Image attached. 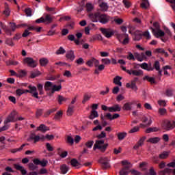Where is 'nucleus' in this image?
<instances>
[{
  "mask_svg": "<svg viewBox=\"0 0 175 175\" xmlns=\"http://www.w3.org/2000/svg\"><path fill=\"white\" fill-rule=\"evenodd\" d=\"M67 143H68V144H70L71 146H73V144L75 143V139H73V138L71 136H68Z\"/></svg>",
  "mask_w": 175,
  "mask_h": 175,
  "instance_id": "60",
  "label": "nucleus"
},
{
  "mask_svg": "<svg viewBox=\"0 0 175 175\" xmlns=\"http://www.w3.org/2000/svg\"><path fill=\"white\" fill-rule=\"evenodd\" d=\"M142 121L144 123H141L139 124V127L140 128H147V126H150V125H151V124H152V121L151 120V119H148V118L144 116L142 118Z\"/></svg>",
  "mask_w": 175,
  "mask_h": 175,
  "instance_id": "8",
  "label": "nucleus"
},
{
  "mask_svg": "<svg viewBox=\"0 0 175 175\" xmlns=\"http://www.w3.org/2000/svg\"><path fill=\"white\" fill-rule=\"evenodd\" d=\"M144 140H146V137H142L139 139V140L136 143V144L133 146L134 150H138L140 148L143 144H144Z\"/></svg>",
  "mask_w": 175,
  "mask_h": 175,
  "instance_id": "18",
  "label": "nucleus"
},
{
  "mask_svg": "<svg viewBox=\"0 0 175 175\" xmlns=\"http://www.w3.org/2000/svg\"><path fill=\"white\" fill-rule=\"evenodd\" d=\"M59 105H61L62 102H66L68 100V98L64 97L63 96L58 95L57 98Z\"/></svg>",
  "mask_w": 175,
  "mask_h": 175,
  "instance_id": "39",
  "label": "nucleus"
},
{
  "mask_svg": "<svg viewBox=\"0 0 175 175\" xmlns=\"http://www.w3.org/2000/svg\"><path fill=\"white\" fill-rule=\"evenodd\" d=\"M100 31H101L103 35L107 38L108 39L111 38L116 33V31L111 28H100Z\"/></svg>",
  "mask_w": 175,
  "mask_h": 175,
  "instance_id": "4",
  "label": "nucleus"
},
{
  "mask_svg": "<svg viewBox=\"0 0 175 175\" xmlns=\"http://www.w3.org/2000/svg\"><path fill=\"white\" fill-rule=\"evenodd\" d=\"M131 167L129 165L124 166L120 171V175H128L129 174V169Z\"/></svg>",
  "mask_w": 175,
  "mask_h": 175,
  "instance_id": "27",
  "label": "nucleus"
},
{
  "mask_svg": "<svg viewBox=\"0 0 175 175\" xmlns=\"http://www.w3.org/2000/svg\"><path fill=\"white\" fill-rule=\"evenodd\" d=\"M74 109H75V106H73L72 105H70L68 106V108L67 111H66L67 116L68 117H70V116H73V113L75 112V111H73Z\"/></svg>",
  "mask_w": 175,
  "mask_h": 175,
  "instance_id": "31",
  "label": "nucleus"
},
{
  "mask_svg": "<svg viewBox=\"0 0 175 175\" xmlns=\"http://www.w3.org/2000/svg\"><path fill=\"white\" fill-rule=\"evenodd\" d=\"M135 58L137 61H139V62H142V61H144V59H147L144 53H142L141 54L135 53Z\"/></svg>",
  "mask_w": 175,
  "mask_h": 175,
  "instance_id": "17",
  "label": "nucleus"
},
{
  "mask_svg": "<svg viewBox=\"0 0 175 175\" xmlns=\"http://www.w3.org/2000/svg\"><path fill=\"white\" fill-rule=\"evenodd\" d=\"M143 80H146L147 81L150 83V84H155V78H154L152 77L146 75L143 78Z\"/></svg>",
  "mask_w": 175,
  "mask_h": 175,
  "instance_id": "33",
  "label": "nucleus"
},
{
  "mask_svg": "<svg viewBox=\"0 0 175 175\" xmlns=\"http://www.w3.org/2000/svg\"><path fill=\"white\" fill-rule=\"evenodd\" d=\"M44 23H46V24H51V23H53V17L51 15L49 14H45V17L44 18Z\"/></svg>",
  "mask_w": 175,
  "mask_h": 175,
  "instance_id": "29",
  "label": "nucleus"
},
{
  "mask_svg": "<svg viewBox=\"0 0 175 175\" xmlns=\"http://www.w3.org/2000/svg\"><path fill=\"white\" fill-rule=\"evenodd\" d=\"M158 131H159V129H158L157 127H150L146 130V133H151V132H158Z\"/></svg>",
  "mask_w": 175,
  "mask_h": 175,
  "instance_id": "43",
  "label": "nucleus"
},
{
  "mask_svg": "<svg viewBox=\"0 0 175 175\" xmlns=\"http://www.w3.org/2000/svg\"><path fill=\"white\" fill-rule=\"evenodd\" d=\"M23 64H27L29 68H36L38 63L32 57H26L23 59Z\"/></svg>",
  "mask_w": 175,
  "mask_h": 175,
  "instance_id": "7",
  "label": "nucleus"
},
{
  "mask_svg": "<svg viewBox=\"0 0 175 175\" xmlns=\"http://www.w3.org/2000/svg\"><path fill=\"white\" fill-rule=\"evenodd\" d=\"M123 3L126 9H129V8L132 6V3H131L129 0H123Z\"/></svg>",
  "mask_w": 175,
  "mask_h": 175,
  "instance_id": "55",
  "label": "nucleus"
},
{
  "mask_svg": "<svg viewBox=\"0 0 175 175\" xmlns=\"http://www.w3.org/2000/svg\"><path fill=\"white\" fill-rule=\"evenodd\" d=\"M42 114H43V109H37L36 112V118H39V117H41Z\"/></svg>",
  "mask_w": 175,
  "mask_h": 175,
  "instance_id": "61",
  "label": "nucleus"
},
{
  "mask_svg": "<svg viewBox=\"0 0 175 175\" xmlns=\"http://www.w3.org/2000/svg\"><path fill=\"white\" fill-rule=\"evenodd\" d=\"M107 147H109V144H105V140H96L93 150L94 151L96 150H100L101 152H105L106 150H107Z\"/></svg>",
  "mask_w": 175,
  "mask_h": 175,
  "instance_id": "2",
  "label": "nucleus"
},
{
  "mask_svg": "<svg viewBox=\"0 0 175 175\" xmlns=\"http://www.w3.org/2000/svg\"><path fill=\"white\" fill-rule=\"evenodd\" d=\"M150 29H151L152 33L156 38H162V36H165V32L161 30V29H159V30H155V29L150 27Z\"/></svg>",
  "mask_w": 175,
  "mask_h": 175,
  "instance_id": "10",
  "label": "nucleus"
},
{
  "mask_svg": "<svg viewBox=\"0 0 175 175\" xmlns=\"http://www.w3.org/2000/svg\"><path fill=\"white\" fill-rule=\"evenodd\" d=\"M45 146L47 151H49V152L54 151V147H53L50 143H46Z\"/></svg>",
  "mask_w": 175,
  "mask_h": 175,
  "instance_id": "56",
  "label": "nucleus"
},
{
  "mask_svg": "<svg viewBox=\"0 0 175 175\" xmlns=\"http://www.w3.org/2000/svg\"><path fill=\"white\" fill-rule=\"evenodd\" d=\"M53 86V82L46 81L44 86V90L46 92L51 91Z\"/></svg>",
  "mask_w": 175,
  "mask_h": 175,
  "instance_id": "28",
  "label": "nucleus"
},
{
  "mask_svg": "<svg viewBox=\"0 0 175 175\" xmlns=\"http://www.w3.org/2000/svg\"><path fill=\"white\" fill-rule=\"evenodd\" d=\"M57 109L55 108H53L52 109H49L48 111H46L44 113L43 117L44 118H47V117H49V116H50V114H51V113H54V111H55Z\"/></svg>",
  "mask_w": 175,
  "mask_h": 175,
  "instance_id": "41",
  "label": "nucleus"
},
{
  "mask_svg": "<svg viewBox=\"0 0 175 175\" xmlns=\"http://www.w3.org/2000/svg\"><path fill=\"white\" fill-rule=\"evenodd\" d=\"M24 12L26 14V15L27 16V17H31V16H32V9H31L30 8H26L24 10Z\"/></svg>",
  "mask_w": 175,
  "mask_h": 175,
  "instance_id": "51",
  "label": "nucleus"
},
{
  "mask_svg": "<svg viewBox=\"0 0 175 175\" xmlns=\"http://www.w3.org/2000/svg\"><path fill=\"white\" fill-rule=\"evenodd\" d=\"M130 172L133 175H141L142 174V172H140L136 170H130Z\"/></svg>",
  "mask_w": 175,
  "mask_h": 175,
  "instance_id": "64",
  "label": "nucleus"
},
{
  "mask_svg": "<svg viewBox=\"0 0 175 175\" xmlns=\"http://www.w3.org/2000/svg\"><path fill=\"white\" fill-rule=\"evenodd\" d=\"M99 117V114H98V111L96 110H92L90 115L89 116L90 120H94V118H96Z\"/></svg>",
  "mask_w": 175,
  "mask_h": 175,
  "instance_id": "35",
  "label": "nucleus"
},
{
  "mask_svg": "<svg viewBox=\"0 0 175 175\" xmlns=\"http://www.w3.org/2000/svg\"><path fill=\"white\" fill-rule=\"evenodd\" d=\"M70 165L73 167H77V166H79L80 165V163L77 161L76 159H72L70 161Z\"/></svg>",
  "mask_w": 175,
  "mask_h": 175,
  "instance_id": "42",
  "label": "nucleus"
},
{
  "mask_svg": "<svg viewBox=\"0 0 175 175\" xmlns=\"http://www.w3.org/2000/svg\"><path fill=\"white\" fill-rule=\"evenodd\" d=\"M100 8L101 10H103V12H106V10L109 9V7L107 6V3H102L101 4H100Z\"/></svg>",
  "mask_w": 175,
  "mask_h": 175,
  "instance_id": "47",
  "label": "nucleus"
},
{
  "mask_svg": "<svg viewBox=\"0 0 175 175\" xmlns=\"http://www.w3.org/2000/svg\"><path fill=\"white\" fill-rule=\"evenodd\" d=\"M40 64L41 66H46V65L49 64V59H47L46 58H42L40 59Z\"/></svg>",
  "mask_w": 175,
  "mask_h": 175,
  "instance_id": "44",
  "label": "nucleus"
},
{
  "mask_svg": "<svg viewBox=\"0 0 175 175\" xmlns=\"http://www.w3.org/2000/svg\"><path fill=\"white\" fill-rule=\"evenodd\" d=\"M121 80H122V77L120 76H116L113 78V84H116V85H118L119 87H122V82H121Z\"/></svg>",
  "mask_w": 175,
  "mask_h": 175,
  "instance_id": "22",
  "label": "nucleus"
},
{
  "mask_svg": "<svg viewBox=\"0 0 175 175\" xmlns=\"http://www.w3.org/2000/svg\"><path fill=\"white\" fill-rule=\"evenodd\" d=\"M28 88L29 89V94H31L33 98H36V99H39V93L38 92V89L35 86L29 85Z\"/></svg>",
  "mask_w": 175,
  "mask_h": 175,
  "instance_id": "9",
  "label": "nucleus"
},
{
  "mask_svg": "<svg viewBox=\"0 0 175 175\" xmlns=\"http://www.w3.org/2000/svg\"><path fill=\"white\" fill-rule=\"evenodd\" d=\"M135 38L134 40H136L137 42H139L143 37V32L140 30H136L134 32Z\"/></svg>",
  "mask_w": 175,
  "mask_h": 175,
  "instance_id": "19",
  "label": "nucleus"
},
{
  "mask_svg": "<svg viewBox=\"0 0 175 175\" xmlns=\"http://www.w3.org/2000/svg\"><path fill=\"white\" fill-rule=\"evenodd\" d=\"M37 88L38 90L40 92V95H43L44 92H43V85L42 83H38L37 85Z\"/></svg>",
  "mask_w": 175,
  "mask_h": 175,
  "instance_id": "49",
  "label": "nucleus"
},
{
  "mask_svg": "<svg viewBox=\"0 0 175 175\" xmlns=\"http://www.w3.org/2000/svg\"><path fill=\"white\" fill-rule=\"evenodd\" d=\"M126 135L127 134L125 132L118 133L117 134L118 140H124V139L126 137Z\"/></svg>",
  "mask_w": 175,
  "mask_h": 175,
  "instance_id": "38",
  "label": "nucleus"
},
{
  "mask_svg": "<svg viewBox=\"0 0 175 175\" xmlns=\"http://www.w3.org/2000/svg\"><path fill=\"white\" fill-rule=\"evenodd\" d=\"M170 154V152L164 151L161 152L160 154H159V159H166L169 157Z\"/></svg>",
  "mask_w": 175,
  "mask_h": 175,
  "instance_id": "32",
  "label": "nucleus"
},
{
  "mask_svg": "<svg viewBox=\"0 0 175 175\" xmlns=\"http://www.w3.org/2000/svg\"><path fill=\"white\" fill-rule=\"evenodd\" d=\"M159 140H161V138H159V137H154L149 138L147 140V142L152 143V144H157V143H159Z\"/></svg>",
  "mask_w": 175,
  "mask_h": 175,
  "instance_id": "30",
  "label": "nucleus"
},
{
  "mask_svg": "<svg viewBox=\"0 0 175 175\" xmlns=\"http://www.w3.org/2000/svg\"><path fill=\"white\" fill-rule=\"evenodd\" d=\"M92 61L95 68H98V66H99V60L96 59L95 57H92Z\"/></svg>",
  "mask_w": 175,
  "mask_h": 175,
  "instance_id": "59",
  "label": "nucleus"
},
{
  "mask_svg": "<svg viewBox=\"0 0 175 175\" xmlns=\"http://www.w3.org/2000/svg\"><path fill=\"white\" fill-rule=\"evenodd\" d=\"M27 146H29V144H23L20 146V148H14V149H10V152H12V154H16V152L23 151V150H24V147H25Z\"/></svg>",
  "mask_w": 175,
  "mask_h": 175,
  "instance_id": "21",
  "label": "nucleus"
},
{
  "mask_svg": "<svg viewBox=\"0 0 175 175\" xmlns=\"http://www.w3.org/2000/svg\"><path fill=\"white\" fill-rule=\"evenodd\" d=\"M126 88H131L133 91H137V86L136 85V83L134 81H131V83H127L126 84Z\"/></svg>",
  "mask_w": 175,
  "mask_h": 175,
  "instance_id": "23",
  "label": "nucleus"
},
{
  "mask_svg": "<svg viewBox=\"0 0 175 175\" xmlns=\"http://www.w3.org/2000/svg\"><path fill=\"white\" fill-rule=\"evenodd\" d=\"M66 57L67 59H70V61H74L75 60V52L73 51H70L67 52L66 54Z\"/></svg>",
  "mask_w": 175,
  "mask_h": 175,
  "instance_id": "26",
  "label": "nucleus"
},
{
  "mask_svg": "<svg viewBox=\"0 0 175 175\" xmlns=\"http://www.w3.org/2000/svg\"><path fill=\"white\" fill-rule=\"evenodd\" d=\"M28 167L29 169V170H36L38 169V166L35 165V164H33V163H29L28 164Z\"/></svg>",
  "mask_w": 175,
  "mask_h": 175,
  "instance_id": "53",
  "label": "nucleus"
},
{
  "mask_svg": "<svg viewBox=\"0 0 175 175\" xmlns=\"http://www.w3.org/2000/svg\"><path fill=\"white\" fill-rule=\"evenodd\" d=\"M149 174L150 175H157V172L154 170V167H150L149 169Z\"/></svg>",
  "mask_w": 175,
  "mask_h": 175,
  "instance_id": "63",
  "label": "nucleus"
},
{
  "mask_svg": "<svg viewBox=\"0 0 175 175\" xmlns=\"http://www.w3.org/2000/svg\"><path fill=\"white\" fill-rule=\"evenodd\" d=\"M85 146L88 148H92V146H94V141H88L85 144Z\"/></svg>",
  "mask_w": 175,
  "mask_h": 175,
  "instance_id": "57",
  "label": "nucleus"
},
{
  "mask_svg": "<svg viewBox=\"0 0 175 175\" xmlns=\"http://www.w3.org/2000/svg\"><path fill=\"white\" fill-rule=\"evenodd\" d=\"M31 140H33L34 143H38L39 140H42V142H44V135H32L30 137Z\"/></svg>",
  "mask_w": 175,
  "mask_h": 175,
  "instance_id": "14",
  "label": "nucleus"
},
{
  "mask_svg": "<svg viewBox=\"0 0 175 175\" xmlns=\"http://www.w3.org/2000/svg\"><path fill=\"white\" fill-rule=\"evenodd\" d=\"M110 159L109 157H100L98 160V163L102 165V168L104 170L109 169L110 167Z\"/></svg>",
  "mask_w": 175,
  "mask_h": 175,
  "instance_id": "5",
  "label": "nucleus"
},
{
  "mask_svg": "<svg viewBox=\"0 0 175 175\" xmlns=\"http://www.w3.org/2000/svg\"><path fill=\"white\" fill-rule=\"evenodd\" d=\"M86 10H87V12H92V10H94V5H92V3H86Z\"/></svg>",
  "mask_w": 175,
  "mask_h": 175,
  "instance_id": "52",
  "label": "nucleus"
},
{
  "mask_svg": "<svg viewBox=\"0 0 175 175\" xmlns=\"http://www.w3.org/2000/svg\"><path fill=\"white\" fill-rule=\"evenodd\" d=\"M100 14L99 12H96V13H94V14H90L89 17L93 23H98V21H99Z\"/></svg>",
  "mask_w": 175,
  "mask_h": 175,
  "instance_id": "15",
  "label": "nucleus"
},
{
  "mask_svg": "<svg viewBox=\"0 0 175 175\" xmlns=\"http://www.w3.org/2000/svg\"><path fill=\"white\" fill-rule=\"evenodd\" d=\"M90 99H91V96L88 94H85L83 96V100H82V103L84 105V103H85V102H88Z\"/></svg>",
  "mask_w": 175,
  "mask_h": 175,
  "instance_id": "58",
  "label": "nucleus"
},
{
  "mask_svg": "<svg viewBox=\"0 0 175 175\" xmlns=\"http://www.w3.org/2000/svg\"><path fill=\"white\" fill-rule=\"evenodd\" d=\"M16 116H17V112L16 111L11 112L4 120V125H8L9 122H16V121H17V120H16Z\"/></svg>",
  "mask_w": 175,
  "mask_h": 175,
  "instance_id": "6",
  "label": "nucleus"
},
{
  "mask_svg": "<svg viewBox=\"0 0 175 175\" xmlns=\"http://www.w3.org/2000/svg\"><path fill=\"white\" fill-rule=\"evenodd\" d=\"M0 27L3 29L7 35L12 36V32H14L17 28H21V27H27L25 24H21L16 25L14 23H10V28L8 27L5 24L0 22Z\"/></svg>",
  "mask_w": 175,
  "mask_h": 175,
  "instance_id": "1",
  "label": "nucleus"
},
{
  "mask_svg": "<svg viewBox=\"0 0 175 175\" xmlns=\"http://www.w3.org/2000/svg\"><path fill=\"white\" fill-rule=\"evenodd\" d=\"M173 92H174V90L167 89L165 91V95L166 96H168V97L173 96Z\"/></svg>",
  "mask_w": 175,
  "mask_h": 175,
  "instance_id": "45",
  "label": "nucleus"
},
{
  "mask_svg": "<svg viewBox=\"0 0 175 175\" xmlns=\"http://www.w3.org/2000/svg\"><path fill=\"white\" fill-rule=\"evenodd\" d=\"M62 114H63L62 111H57L55 115L54 120H56L57 121H59V120L62 118Z\"/></svg>",
  "mask_w": 175,
  "mask_h": 175,
  "instance_id": "37",
  "label": "nucleus"
},
{
  "mask_svg": "<svg viewBox=\"0 0 175 175\" xmlns=\"http://www.w3.org/2000/svg\"><path fill=\"white\" fill-rule=\"evenodd\" d=\"M14 167L16 170H18V172H21L22 175H27V170H25L23 165L14 164Z\"/></svg>",
  "mask_w": 175,
  "mask_h": 175,
  "instance_id": "13",
  "label": "nucleus"
},
{
  "mask_svg": "<svg viewBox=\"0 0 175 175\" xmlns=\"http://www.w3.org/2000/svg\"><path fill=\"white\" fill-rule=\"evenodd\" d=\"M5 44H8V46H10L11 47H13L14 46V42H13V40L11 38H7L5 42Z\"/></svg>",
  "mask_w": 175,
  "mask_h": 175,
  "instance_id": "46",
  "label": "nucleus"
},
{
  "mask_svg": "<svg viewBox=\"0 0 175 175\" xmlns=\"http://www.w3.org/2000/svg\"><path fill=\"white\" fill-rule=\"evenodd\" d=\"M140 131V126H135L133 129H131L129 131V133H135V132H139Z\"/></svg>",
  "mask_w": 175,
  "mask_h": 175,
  "instance_id": "50",
  "label": "nucleus"
},
{
  "mask_svg": "<svg viewBox=\"0 0 175 175\" xmlns=\"http://www.w3.org/2000/svg\"><path fill=\"white\" fill-rule=\"evenodd\" d=\"M37 131H40V132H42V133H46L47 131H50V128L44 124H40L39 127H38Z\"/></svg>",
  "mask_w": 175,
  "mask_h": 175,
  "instance_id": "24",
  "label": "nucleus"
},
{
  "mask_svg": "<svg viewBox=\"0 0 175 175\" xmlns=\"http://www.w3.org/2000/svg\"><path fill=\"white\" fill-rule=\"evenodd\" d=\"M110 20V16L106 14H100L98 17V21L101 23V24H107Z\"/></svg>",
  "mask_w": 175,
  "mask_h": 175,
  "instance_id": "11",
  "label": "nucleus"
},
{
  "mask_svg": "<svg viewBox=\"0 0 175 175\" xmlns=\"http://www.w3.org/2000/svg\"><path fill=\"white\" fill-rule=\"evenodd\" d=\"M153 68L156 70H159L161 69V64L159 63V61H155L154 64H153Z\"/></svg>",
  "mask_w": 175,
  "mask_h": 175,
  "instance_id": "48",
  "label": "nucleus"
},
{
  "mask_svg": "<svg viewBox=\"0 0 175 175\" xmlns=\"http://www.w3.org/2000/svg\"><path fill=\"white\" fill-rule=\"evenodd\" d=\"M128 75H131L133 76H143V70H134L131 69L130 71H127Z\"/></svg>",
  "mask_w": 175,
  "mask_h": 175,
  "instance_id": "12",
  "label": "nucleus"
},
{
  "mask_svg": "<svg viewBox=\"0 0 175 175\" xmlns=\"http://www.w3.org/2000/svg\"><path fill=\"white\" fill-rule=\"evenodd\" d=\"M63 76H64V77H72V72H70V71L69 70H65Z\"/></svg>",
  "mask_w": 175,
  "mask_h": 175,
  "instance_id": "62",
  "label": "nucleus"
},
{
  "mask_svg": "<svg viewBox=\"0 0 175 175\" xmlns=\"http://www.w3.org/2000/svg\"><path fill=\"white\" fill-rule=\"evenodd\" d=\"M161 128L164 131H171L175 128V121L173 120L165 119L161 124Z\"/></svg>",
  "mask_w": 175,
  "mask_h": 175,
  "instance_id": "3",
  "label": "nucleus"
},
{
  "mask_svg": "<svg viewBox=\"0 0 175 175\" xmlns=\"http://www.w3.org/2000/svg\"><path fill=\"white\" fill-rule=\"evenodd\" d=\"M3 14L6 16V17H9L10 16V10H9V5L6 3H5V10L3 11Z\"/></svg>",
  "mask_w": 175,
  "mask_h": 175,
  "instance_id": "36",
  "label": "nucleus"
},
{
  "mask_svg": "<svg viewBox=\"0 0 175 175\" xmlns=\"http://www.w3.org/2000/svg\"><path fill=\"white\" fill-rule=\"evenodd\" d=\"M101 62H103L104 65H110V64H111V60L108 58H104L101 59Z\"/></svg>",
  "mask_w": 175,
  "mask_h": 175,
  "instance_id": "54",
  "label": "nucleus"
},
{
  "mask_svg": "<svg viewBox=\"0 0 175 175\" xmlns=\"http://www.w3.org/2000/svg\"><path fill=\"white\" fill-rule=\"evenodd\" d=\"M67 172H69V167L66 164L60 165V173L62 174H66Z\"/></svg>",
  "mask_w": 175,
  "mask_h": 175,
  "instance_id": "25",
  "label": "nucleus"
},
{
  "mask_svg": "<svg viewBox=\"0 0 175 175\" xmlns=\"http://www.w3.org/2000/svg\"><path fill=\"white\" fill-rule=\"evenodd\" d=\"M150 5V3H148V0H142V3H141V8L142 9H147Z\"/></svg>",
  "mask_w": 175,
  "mask_h": 175,
  "instance_id": "40",
  "label": "nucleus"
},
{
  "mask_svg": "<svg viewBox=\"0 0 175 175\" xmlns=\"http://www.w3.org/2000/svg\"><path fill=\"white\" fill-rule=\"evenodd\" d=\"M7 66H17V65H18V62L16 61V60H12V59H9L5 62Z\"/></svg>",
  "mask_w": 175,
  "mask_h": 175,
  "instance_id": "34",
  "label": "nucleus"
},
{
  "mask_svg": "<svg viewBox=\"0 0 175 175\" xmlns=\"http://www.w3.org/2000/svg\"><path fill=\"white\" fill-rule=\"evenodd\" d=\"M108 111H109L110 113L121 111V106H120L118 104H116L113 106L109 107Z\"/></svg>",
  "mask_w": 175,
  "mask_h": 175,
  "instance_id": "16",
  "label": "nucleus"
},
{
  "mask_svg": "<svg viewBox=\"0 0 175 175\" xmlns=\"http://www.w3.org/2000/svg\"><path fill=\"white\" fill-rule=\"evenodd\" d=\"M132 105H133V102L126 103L124 104L122 109L124 111H131V110H132Z\"/></svg>",
  "mask_w": 175,
  "mask_h": 175,
  "instance_id": "20",
  "label": "nucleus"
}]
</instances>
